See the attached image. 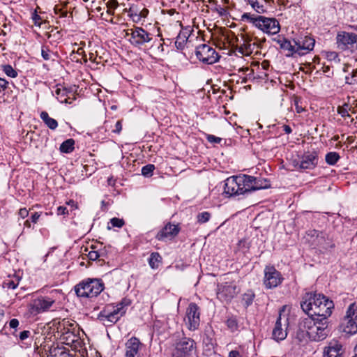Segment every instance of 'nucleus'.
<instances>
[{"instance_id":"43","label":"nucleus","mask_w":357,"mask_h":357,"mask_svg":"<svg viewBox=\"0 0 357 357\" xmlns=\"http://www.w3.org/2000/svg\"><path fill=\"white\" fill-rule=\"evenodd\" d=\"M349 109V105L345 103L342 106H339L337 107V113L341 115L342 117H349L350 115L349 114L348 110Z\"/></svg>"},{"instance_id":"4","label":"nucleus","mask_w":357,"mask_h":357,"mask_svg":"<svg viewBox=\"0 0 357 357\" xmlns=\"http://www.w3.org/2000/svg\"><path fill=\"white\" fill-rule=\"evenodd\" d=\"M338 50L354 53L357 52V34L352 32L339 31L336 36Z\"/></svg>"},{"instance_id":"42","label":"nucleus","mask_w":357,"mask_h":357,"mask_svg":"<svg viewBox=\"0 0 357 357\" xmlns=\"http://www.w3.org/2000/svg\"><path fill=\"white\" fill-rule=\"evenodd\" d=\"M3 72L10 77H16L17 76V73L10 65H4L3 66Z\"/></svg>"},{"instance_id":"37","label":"nucleus","mask_w":357,"mask_h":357,"mask_svg":"<svg viewBox=\"0 0 357 357\" xmlns=\"http://www.w3.org/2000/svg\"><path fill=\"white\" fill-rule=\"evenodd\" d=\"M249 4L258 13H264L266 11V8L263 4L255 0H248Z\"/></svg>"},{"instance_id":"35","label":"nucleus","mask_w":357,"mask_h":357,"mask_svg":"<svg viewBox=\"0 0 357 357\" xmlns=\"http://www.w3.org/2000/svg\"><path fill=\"white\" fill-rule=\"evenodd\" d=\"M68 349L64 347H51L48 350V356L52 357L56 356L58 354L61 356L66 354Z\"/></svg>"},{"instance_id":"2","label":"nucleus","mask_w":357,"mask_h":357,"mask_svg":"<svg viewBox=\"0 0 357 357\" xmlns=\"http://www.w3.org/2000/svg\"><path fill=\"white\" fill-rule=\"evenodd\" d=\"M105 284L101 279L86 278L74 287L78 297L93 298L99 295L104 289Z\"/></svg>"},{"instance_id":"33","label":"nucleus","mask_w":357,"mask_h":357,"mask_svg":"<svg viewBox=\"0 0 357 357\" xmlns=\"http://www.w3.org/2000/svg\"><path fill=\"white\" fill-rule=\"evenodd\" d=\"M101 256H102L101 253H100L98 251L94 250L89 251V253L87 254V257L89 260H91V261L97 260V262L98 263V264L100 266H102L105 264L104 259H100V257Z\"/></svg>"},{"instance_id":"9","label":"nucleus","mask_w":357,"mask_h":357,"mask_svg":"<svg viewBox=\"0 0 357 357\" xmlns=\"http://www.w3.org/2000/svg\"><path fill=\"white\" fill-rule=\"evenodd\" d=\"M195 54L200 61L206 64L215 63L219 59V56L215 49L207 44H202L197 47Z\"/></svg>"},{"instance_id":"45","label":"nucleus","mask_w":357,"mask_h":357,"mask_svg":"<svg viewBox=\"0 0 357 357\" xmlns=\"http://www.w3.org/2000/svg\"><path fill=\"white\" fill-rule=\"evenodd\" d=\"M250 246V243L247 239H241L238 241V247L240 250L243 252H246L249 250Z\"/></svg>"},{"instance_id":"50","label":"nucleus","mask_w":357,"mask_h":357,"mask_svg":"<svg viewBox=\"0 0 357 357\" xmlns=\"http://www.w3.org/2000/svg\"><path fill=\"white\" fill-rule=\"evenodd\" d=\"M56 214L58 215H68V210L67 209V207L59 206L56 208Z\"/></svg>"},{"instance_id":"56","label":"nucleus","mask_w":357,"mask_h":357,"mask_svg":"<svg viewBox=\"0 0 357 357\" xmlns=\"http://www.w3.org/2000/svg\"><path fill=\"white\" fill-rule=\"evenodd\" d=\"M121 130H122L121 121H118L116 123L115 129L113 130V132L119 133L121 131Z\"/></svg>"},{"instance_id":"34","label":"nucleus","mask_w":357,"mask_h":357,"mask_svg":"<svg viewBox=\"0 0 357 357\" xmlns=\"http://www.w3.org/2000/svg\"><path fill=\"white\" fill-rule=\"evenodd\" d=\"M344 319H357V304L356 303H352L349 305Z\"/></svg>"},{"instance_id":"6","label":"nucleus","mask_w":357,"mask_h":357,"mask_svg":"<svg viewBox=\"0 0 357 357\" xmlns=\"http://www.w3.org/2000/svg\"><path fill=\"white\" fill-rule=\"evenodd\" d=\"M126 34L131 36L130 41L137 47L146 46L147 43H151L153 40V35L142 27L129 29Z\"/></svg>"},{"instance_id":"52","label":"nucleus","mask_w":357,"mask_h":357,"mask_svg":"<svg viewBox=\"0 0 357 357\" xmlns=\"http://www.w3.org/2000/svg\"><path fill=\"white\" fill-rule=\"evenodd\" d=\"M106 5L108 8L115 9L119 6V3L116 0H109Z\"/></svg>"},{"instance_id":"49","label":"nucleus","mask_w":357,"mask_h":357,"mask_svg":"<svg viewBox=\"0 0 357 357\" xmlns=\"http://www.w3.org/2000/svg\"><path fill=\"white\" fill-rule=\"evenodd\" d=\"M206 139L210 143L212 144H220L222 141V138L213 135H207Z\"/></svg>"},{"instance_id":"8","label":"nucleus","mask_w":357,"mask_h":357,"mask_svg":"<svg viewBox=\"0 0 357 357\" xmlns=\"http://www.w3.org/2000/svg\"><path fill=\"white\" fill-rule=\"evenodd\" d=\"M264 285L266 289H274L279 286L284 278L280 271L273 266H266L264 268Z\"/></svg>"},{"instance_id":"23","label":"nucleus","mask_w":357,"mask_h":357,"mask_svg":"<svg viewBox=\"0 0 357 357\" xmlns=\"http://www.w3.org/2000/svg\"><path fill=\"white\" fill-rule=\"evenodd\" d=\"M324 357H342V345L337 341L330 342L324 350Z\"/></svg>"},{"instance_id":"55","label":"nucleus","mask_w":357,"mask_h":357,"mask_svg":"<svg viewBox=\"0 0 357 357\" xmlns=\"http://www.w3.org/2000/svg\"><path fill=\"white\" fill-rule=\"evenodd\" d=\"M19 215L22 218H25L29 215V211L26 208H20Z\"/></svg>"},{"instance_id":"31","label":"nucleus","mask_w":357,"mask_h":357,"mask_svg":"<svg viewBox=\"0 0 357 357\" xmlns=\"http://www.w3.org/2000/svg\"><path fill=\"white\" fill-rule=\"evenodd\" d=\"M255 297V294L252 289H248L246 292H245L242 295V301L243 302V305L245 307H248L250 305H252L254 298Z\"/></svg>"},{"instance_id":"14","label":"nucleus","mask_w":357,"mask_h":357,"mask_svg":"<svg viewBox=\"0 0 357 357\" xmlns=\"http://www.w3.org/2000/svg\"><path fill=\"white\" fill-rule=\"evenodd\" d=\"M248 193L271 188L270 181L261 177H255L245 174Z\"/></svg>"},{"instance_id":"11","label":"nucleus","mask_w":357,"mask_h":357,"mask_svg":"<svg viewBox=\"0 0 357 357\" xmlns=\"http://www.w3.org/2000/svg\"><path fill=\"white\" fill-rule=\"evenodd\" d=\"M195 341L189 337H183L176 344L172 357H187L195 349Z\"/></svg>"},{"instance_id":"20","label":"nucleus","mask_w":357,"mask_h":357,"mask_svg":"<svg viewBox=\"0 0 357 357\" xmlns=\"http://www.w3.org/2000/svg\"><path fill=\"white\" fill-rule=\"evenodd\" d=\"M310 321L307 320V318L301 319L298 324L297 330L296 332V339L299 342H302L307 338H309V324Z\"/></svg>"},{"instance_id":"10","label":"nucleus","mask_w":357,"mask_h":357,"mask_svg":"<svg viewBox=\"0 0 357 357\" xmlns=\"http://www.w3.org/2000/svg\"><path fill=\"white\" fill-rule=\"evenodd\" d=\"M284 310H280L279 316L275 321L272 331V338L276 342L284 340L287 336V328L289 325V318L287 317H282V312Z\"/></svg>"},{"instance_id":"53","label":"nucleus","mask_w":357,"mask_h":357,"mask_svg":"<svg viewBox=\"0 0 357 357\" xmlns=\"http://www.w3.org/2000/svg\"><path fill=\"white\" fill-rule=\"evenodd\" d=\"M252 45L253 46L256 45V43L255 42L253 43H250V42H248V43L243 44V46L246 50L247 54L252 52V50H253V49L252 48Z\"/></svg>"},{"instance_id":"17","label":"nucleus","mask_w":357,"mask_h":357,"mask_svg":"<svg viewBox=\"0 0 357 357\" xmlns=\"http://www.w3.org/2000/svg\"><path fill=\"white\" fill-rule=\"evenodd\" d=\"M295 42L297 54L300 56L304 55L312 50L315 43L314 39L307 36L295 39Z\"/></svg>"},{"instance_id":"5","label":"nucleus","mask_w":357,"mask_h":357,"mask_svg":"<svg viewBox=\"0 0 357 357\" xmlns=\"http://www.w3.org/2000/svg\"><path fill=\"white\" fill-rule=\"evenodd\" d=\"M200 307L195 303H190L185 311L184 321L190 331L198 329L200 324Z\"/></svg>"},{"instance_id":"7","label":"nucleus","mask_w":357,"mask_h":357,"mask_svg":"<svg viewBox=\"0 0 357 357\" xmlns=\"http://www.w3.org/2000/svg\"><path fill=\"white\" fill-rule=\"evenodd\" d=\"M326 296L322 294H317L316 292H308L303 297L301 302V307L303 311L308 315V317H313L312 308L319 307V303L325 298Z\"/></svg>"},{"instance_id":"24","label":"nucleus","mask_w":357,"mask_h":357,"mask_svg":"<svg viewBox=\"0 0 357 357\" xmlns=\"http://www.w3.org/2000/svg\"><path fill=\"white\" fill-rule=\"evenodd\" d=\"M343 331L347 334L354 335L357 333V319H344Z\"/></svg>"},{"instance_id":"36","label":"nucleus","mask_w":357,"mask_h":357,"mask_svg":"<svg viewBox=\"0 0 357 357\" xmlns=\"http://www.w3.org/2000/svg\"><path fill=\"white\" fill-rule=\"evenodd\" d=\"M340 158L339 154L336 152H330L326 155V162L330 165H334Z\"/></svg>"},{"instance_id":"13","label":"nucleus","mask_w":357,"mask_h":357,"mask_svg":"<svg viewBox=\"0 0 357 357\" xmlns=\"http://www.w3.org/2000/svg\"><path fill=\"white\" fill-rule=\"evenodd\" d=\"M318 303L319 307L312 308L314 316H317L319 319H328L332 314V310L334 308L333 301L326 296L323 301Z\"/></svg>"},{"instance_id":"19","label":"nucleus","mask_w":357,"mask_h":357,"mask_svg":"<svg viewBox=\"0 0 357 357\" xmlns=\"http://www.w3.org/2000/svg\"><path fill=\"white\" fill-rule=\"evenodd\" d=\"M317 337L315 342H319L325 340L331 332V328L328 326V319L317 318Z\"/></svg>"},{"instance_id":"30","label":"nucleus","mask_w":357,"mask_h":357,"mask_svg":"<svg viewBox=\"0 0 357 357\" xmlns=\"http://www.w3.org/2000/svg\"><path fill=\"white\" fill-rule=\"evenodd\" d=\"M75 140L73 139H68L64 141L60 146L59 150L62 153H68L72 152L75 147Z\"/></svg>"},{"instance_id":"63","label":"nucleus","mask_w":357,"mask_h":357,"mask_svg":"<svg viewBox=\"0 0 357 357\" xmlns=\"http://www.w3.org/2000/svg\"><path fill=\"white\" fill-rule=\"evenodd\" d=\"M217 10L220 15H225L226 10L224 8L220 7L219 8H217Z\"/></svg>"},{"instance_id":"58","label":"nucleus","mask_w":357,"mask_h":357,"mask_svg":"<svg viewBox=\"0 0 357 357\" xmlns=\"http://www.w3.org/2000/svg\"><path fill=\"white\" fill-rule=\"evenodd\" d=\"M307 234V235L311 236L318 237L319 236V234H322V233L318 230L313 229V230L308 231Z\"/></svg>"},{"instance_id":"12","label":"nucleus","mask_w":357,"mask_h":357,"mask_svg":"<svg viewBox=\"0 0 357 357\" xmlns=\"http://www.w3.org/2000/svg\"><path fill=\"white\" fill-rule=\"evenodd\" d=\"M238 293V287L232 283L225 282L218 286L217 298L222 302H230Z\"/></svg>"},{"instance_id":"22","label":"nucleus","mask_w":357,"mask_h":357,"mask_svg":"<svg viewBox=\"0 0 357 357\" xmlns=\"http://www.w3.org/2000/svg\"><path fill=\"white\" fill-rule=\"evenodd\" d=\"M142 345L139 340L136 337H132L126 343V357H135Z\"/></svg>"},{"instance_id":"59","label":"nucleus","mask_w":357,"mask_h":357,"mask_svg":"<svg viewBox=\"0 0 357 357\" xmlns=\"http://www.w3.org/2000/svg\"><path fill=\"white\" fill-rule=\"evenodd\" d=\"M40 217V214L37 212L33 213L31 216V222L33 223H36L38 218Z\"/></svg>"},{"instance_id":"16","label":"nucleus","mask_w":357,"mask_h":357,"mask_svg":"<svg viewBox=\"0 0 357 357\" xmlns=\"http://www.w3.org/2000/svg\"><path fill=\"white\" fill-rule=\"evenodd\" d=\"M180 230L179 225H173L171 222H167L162 229L158 232L155 238L158 241H165L167 238L172 239L178 234Z\"/></svg>"},{"instance_id":"54","label":"nucleus","mask_w":357,"mask_h":357,"mask_svg":"<svg viewBox=\"0 0 357 357\" xmlns=\"http://www.w3.org/2000/svg\"><path fill=\"white\" fill-rule=\"evenodd\" d=\"M8 84V82L6 79L0 78V92L6 89Z\"/></svg>"},{"instance_id":"25","label":"nucleus","mask_w":357,"mask_h":357,"mask_svg":"<svg viewBox=\"0 0 357 357\" xmlns=\"http://www.w3.org/2000/svg\"><path fill=\"white\" fill-rule=\"evenodd\" d=\"M279 43H280V47L282 50L289 51V53L287 54V56H292L294 54H297L295 39H294L291 42L284 38L282 40L279 41Z\"/></svg>"},{"instance_id":"38","label":"nucleus","mask_w":357,"mask_h":357,"mask_svg":"<svg viewBox=\"0 0 357 357\" xmlns=\"http://www.w3.org/2000/svg\"><path fill=\"white\" fill-rule=\"evenodd\" d=\"M226 324L232 332L237 331L238 328V321L235 317H229L226 321Z\"/></svg>"},{"instance_id":"21","label":"nucleus","mask_w":357,"mask_h":357,"mask_svg":"<svg viewBox=\"0 0 357 357\" xmlns=\"http://www.w3.org/2000/svg\"><path fill=\"white\" fill-rule=\"evenodd\" d=\"M55 301L47 296H40L33 302V308L38 313L47 310Z\"/></svg>"},{"instance_id":"61","label":"nucleus","mask_w":357,"mask_h":357,"mask_svg":"<svg viewBox=\"0 0 357 357\" xmlns=\"http://www.w3.org/2000/svg\"><path fill=\"white\" fill-rule=\"evenodd\" d=\"M282 127H283V130L285 132V133L290 134L292 132V130L289 126L284 125Z\"/></svg>"},{"instance_id":"60","label":"nucleus","mask_w":357,"mask_h":357,"mask_svg":"<svg viewBox=\"0 0 357 357\" xmlns=\"http://www.w3.org/2000/svg\"><path fill=\"white\" fill-rule=\"evenodd\" d=\"M148 14H149V10H148V9H146V8H143V9L140 11V13H139V16H140L141 17H144H144H146L148 15Z\"/></svg>"},{"instance_id":"29","label":"nucleus","mask_w":357,"mask_h":357,"mask_svg":"<svg viewBox=\"0 0 357 357\" xmlns=\"http://www.w3.org/2000/svg\"><path fill=\"white\" fill-rule=\"evenodd\" d=\"M20 280V278L16 275H13L12 278L9 277L3 282L2 287L8 289H15L17 287Z\"/></svg>"},{"instance_id":"27","label":"nucleus","mask_w":357,"mask_h":357,"mask_svg":"<svg viewBox=\"0 0 357 357\" xmlns=\"http://www.w3.org/2000/svg\"><path fill=\"white\" fill-rule=\"evenodd\" d=\"M307 320L310 321L309 322H310V324H309V340H311V341H316L315 338L317 337V333H316V330L317 329V326H318L317 324V318H314V317H307Z\"/></svg>"},{"instance_id":"18","label":"nucleus","mask_w":357,"mask_h":357,"mask_svg":"<svg viewBox=\"0 0 357 357\" xmlns=\"http://www.w3.org/2000/svg\"><path fill=\"white\" fill-rule=\"evenodd\" d=\"M318 164V155L317 152H307L301 158L298 168L302 169H312Z\"/></svg>"},{"instance_id":"39","label":"nucleus","mask_w":357,"mask_h":357,"mask_svg":"<svg viewBox=\"0 0 357 357\" xmlns=\"http://www.w3.org/2000/svg\"><path fill=\"white\" fill-rule=\"evenodd\" d=\"M55 93L57 96V97H56L57 99L61 102H65V103H68V102L67 98H66V96L67 94L66 89H65V88H63V89L58 88V89H56Z\"/></svg>"},{"instance_id":"51","label":"nucleus","mask_w":357,"mask_h":357,"mask_svg":"<svg viewBox=\"0 0 357 357\" xmlns=\"http://www.w3.org/2000/svg\"><path fill=\"white\" fill-rule=\"evenodd\" d=\"M31 335V333L29 331H22L19 335H17L20 340L23 341L26 339H27Z\"/></svg>"},{"instance_id":"26","label":"nucleus","mask_w":357,"mask_h":357,"mask_svg":"<svg viewBox=\"0 0 357 357\" xmlns=\"http://www.w3.org/2000/svg\"><path fill=\"white\" fill-rule=\"evenodd\" d=\"M40 118L50 129L55 130L57 128V121L55 119L50 117L47 112H42L40 113Z\"/></svg>"},{"instance_id":"57","label":"nucleus","mask_w":357,"mask_h":357,"mask_svg":"<svg viewBox=\"0 0 357 357\" xmlns=\"http://www.w3.org/2000/svg\"><path fill=\"white\" fill-rule=\"evenodd\" d=\"M228 357H242V355L237 350H232L229 353Z\"/></svg>"},{"instance_id":"64","label":"nucleus","mask_w":357,"mask_h":357,"mask_svg":"<svg viewBox=\"0 0 357 357\" xmlns=\"http://www.w3.org/2000/svg\"><path fill=\"white\" fill-rule=\"evenodd\" d=\"M108 185H114L115 184V180L113 178V177H110L107 179Z\"/></svg>"},{"instance_id":"28","label":"nucleus","mask_w":357,"mask_h":357,"mask_svg":"<svg viewBox=\"0 0 357 357\" xmlns=\"http://www.w3.org/2000/svg\"><path fill=\"white\" fill-rule=\"evenodd\" d=\"M162 258L158 252H152L149 258V264L152 269H157L160 264L162 263Z\"/></svg>"},{"instance_id":"1","label":"nucleus","mask_w":357,"mask_h":357,"mask_svg":"<svg viewBox=\"0 0 357 357\" xmlns=\"http://www.w3.org/2000/svg\"><path fill=\"white\" fill-rule=\"evenodd\" d=\"M243 19H246L253 26L261 30L267 34L274 35L280 30L278 21L275 18L266 17L262 15H257L245 13L242 15Z\"/></svg>"},{"instance_id":"47","label":"nucleus","mask_w":357,"mask_h":357,"mask_svg":"<svg viewBox=\"0 0 357 357\" xmlns=\"http://www.w3.org/2000/svg\"><path fill=\"white\" fill-rule=\"evenodd\" d=\"M41 54L45 60L48 61L51 59L52 55L54 54L50 50L48 47H43L41 50Z\"/></svg>"},{"instance_id":"15","label":"nucleus","mask_w":357,"mask_h":357,"mask_svg":"<svg viewBox=\"0 0 357 357\" xmlns=\"http://www.w3.org/2000/svg\"><path fill=\"white\" fill-rule=\"evenodd\" d=\"M109 307V305L106 306L98 314V319L103 322L104 324H106L105 322L109 324H107V326L116 323L122 317L119 314V310L114 309L111 311Z\"/></svg>"},{"instance_id":"46","label":"nucleus","mask_w":357,"mask_h":357,"mask_svg":"<svg viewBox=\"0 0 357 357\" xmlns=\"http://www.w3.org/2000/svg\"><path fill=\"white\" fill-rule=\"evenodd\" d=\"M110 223L112 224V227H114L121 228L124 226L125 221L123 219H120L118 218H113L110 220Z\"/></svg>"},{"instance_id":"62","label":"nucleus","mask_w":357,"mask_h":357,"mask_svg":"<svg viewBox=\"0 0 357 357\" xmlns=\"http://www.w3.org/2000/svg\"><path fill=\"white\" fill-rule=\"evenodd\" d=\"M328 57L330 59H335L337 57V54L335 52H330L328 54Z\"/></svg>"},{"instance_id":"41","label":"nucleus","mask_w":357,"mask_h":357,"mask_svg":"<svg viewBox=\"0 0 357 357\" xmlns=\"http://www.w3.org/2000/svg\"><path fill=\"white\" fill-rule=\"evenodd\" d=\"M187 40L185 35L179 33L175 41V45L178 50H183L185 46V43Z\"/></svg>"},{"instance_id":"3","label":"nucleus","mask_w":357,"mask_h":357,"mask_svg":"<svg viewBox=\"0 0 357 357\" xmlns=\"http://www.w3.org/2000/svg\"><path fill=\"white\" fill-rule=\"evenodd\" d=\"M245 174L233 176L225 180L224 192L225 198L248 194Z\"/></svg>"},{"instance_id":"32","label":"nucleus","mask_w":357,"mask_h":357,"mask_svg":"<svg viewBox=\"0 0 357 357\" xmlns=\"http://www.w3.org/2000/svg\"><path fill=\"white\" fill-rule=\"evenodd\" d=\"M131 304L130 299L125 297L119 303L116 304L115 310H119L121 316H123L126 312V307Z\"/></svg>"},{"instance_id":"40","label":"nucleus","mask_w":357,"mask_h":357,"mask_svg":"<svg viewBox=\"0 0 357 357\" xmlns=\"http://www.w3.org/2000/svg\"><path fill=\"white\" fill-rule=\"evenodd\" d=\"M155 169L154 165L148 164L142 168V174L145 177H151Z\"/></svg>"},{"instance_id":"48","label":"nucleus","mask_w":357,"mask_h":357,"mask_svg":"<svg viewBox=\"0 0 357 357\" xmlns=\"http://www.w3.org/2000/svg\"><path fill=\"white\" fill-rule=\"evenodd\" d=\"M19 324H20V322H19L18 319H12L9 321L10 328L14 329V331L12 332V335L15 337H17V328L19 326Z\"/></svg>"},{"instance_id":"44","label":"nucleus","mask_w":357,"mask_h":357,"mask_svg":"<svg viewBox=\"0 0 357 357\" xmlns=\"http://www.w3.org/2000/svg\"><path fill=\"white\" fill-rule=\"evenodd\" d=\"M211 214L208 212L204 211L199 213L197 216V222L202 224L208 222L210 220Z\"/></svg>"}]
</instances>
